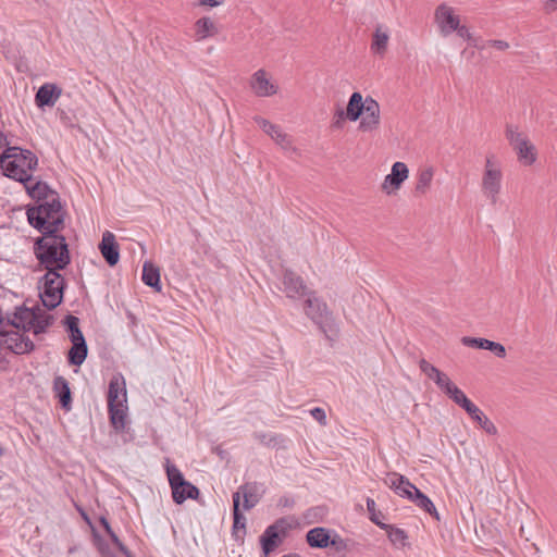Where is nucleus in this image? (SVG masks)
Returning a JSON list of instances; mask_svg holds the SVG:
<instances>
[{
    "label": "nucleus",
    "instance_id": "f257e3e1",
    "mask_svg": "<svg viewBox=\"0 0 557 557\" xmlns=\"http://www.w3.org/2000/svg\"><path fill=\"white\" fill-rule=\"evenodd\" d=\"M65 210L57 190L47 183L37 181V272L54 269L63 270L70 262L64 228Z\"/></svg>",
    "mask_w": 557,
    "mask_h": 557
},
{
    "label": "nucleus",
    "instance_id": "f03ea898",
    "mask_svg": "<svg viewBox=\"0 0 557 557\" xmlns=\"http://www.w3.org/2000/svg\"><path fill=\"white\" fill-rule=\"evenodd\" d=\"M29 334L35 335V307H16L11 314L0 309V348L16 355L29 352L34 343Z\"/></svg>",
    "mask_w": 557,
    "mask_h": 557
},
{
    "label": "nucleus",
    "instance_id": "7ed1b4c3",
    "mask_svg": "<svg viewBox=\"0 0 557 557\" xmlns=\"http://www.w3.org/2000/svg\"><path fill=\"white\" fill-rule=\"evenodd\" d=\"M8 153L1 158V166L5 175L25 183L28 195L35 199V183L32 182L33 160L23 154V150L13 147L7 149Z\"/></svg>",
    "mask_w": 557,
    "mask_h": 557
},
{
    "label": "nucleus",
    "instance_id": "20e7f679",
    "mask_svg": "<svg viewBox=\"0 0 557 557\" xmlns=\"http://www.w3.org/2000/svg\"><path fill=\"white\" fill-rule=\"evenodd\" d=\"M384 483L397 495L408 498L416 506L440 521L441 518L433 502L412 483H410L406 476L398 473H388L384 479Z\"/></svg>",
    "mask_w": 557,
    "mask_h": 557
},
{
    "label": "nucleus",
    "instance_id": "39448f33",
    "mask_svg": "<svg viewBox=\"0 0 557 557\" xmlns=\"http://www.w3.org/2000/svg\"><path fill=\"white\" fill-rule=\"evenodd\" d=\"M45 271L46 273L39 278V284H42V287L37 286V296L40 298L44 307L48 310H52L63 300L65 281L59 273L60 270L49 268V270Z\"/></svg>",
    "mask_w": 557,
    "mask_h": 557
},
{
    "label": "nucleus",
    "instance_id": "423d86ee",
    "mask_svg": "<svg viewBox=\"0 0 557 557\" xmlns=\"http://www.w3.org/2000/svg\"><path fill=\"white\" fill-rule=\"evenodd\" d=\"M306 314L310 318L324 335L333 341L338 336L339 326L325 302L317 297L309 296L306 300Z\"/></svg>",
    "mask_w": 557,
    "mask_h": 557
},
{
    "label": "nucleus",
    "instance_id": "0eeeda50",
    "mask_svg": "<svg viewBox=\"0 0 557 557\" xmlns=\"http://www.w3.org/2000/svg\"><path fill=\"white\" fill-rule=\"evenodd\" d=\"M505 136L516 151L518 160L523 165H532L536 161V149L529 140L528 136L519 132L518 127L512 124L506 125Z\"/></svg>",
    "mask_w": 557,
    "mask_h": 557
},
{
    "label": "nucleus",
    "instance_id": "6e6552de",
    "mask_svg": "<svg viewBox=\"0 0 557 557\" xmlns=\"http://www.w3.org/2000/svg\"><path fill=\"white\" fill-rule=\"evenodd\" d=\"M166 475L172 488V497L177 505L183 504L186 499H197L199 490L189 481H186L181 470L174 465H166Z\"/></svg>",
    "mask_w": 557,
    "mask_h": 557
},
{
    "label": "nucleus",
    "instance_id": "1a4fd4ad",
    "mask_svg": "<svg viewBox=\"0 0 557 557\" xmlns=\"http://www.w3.org/2000/svg\"><path fill=\"white\" fill-rule=\"evenodd\" d=\"M503 172L484 171L482 176L481 188L484 197H486L492 205L498 200V195L502 189Z\"/></svg>",
    "mask_w": 557,
    "mask_h": 557
},
{
    "label": "nucleus",
    "instance_id": "9d476101",
    "mask_svg": "<svg viewBox=\"0 0 557 557\" xmlns=\"http://www.w3.org/2000/svg\"><path fill=\"white\" fill-rule=\"evenodd\" d=\"M409 170L404 162H395L392 166V171L385 176L382 184V190L387 195L398 190L403 183L408 178Z\"/></svg>",
    "mask_w": 557,
    "mask_h": 557
},
{
    "label": "nucleus",
    "instance_id": "9b49d317",
    "mask_svg": "<svg viewBox=\"0 0 557 557\" xmlns=\"http://www.w3.org/2000/svg\"><path fill=\"white\" fill-rule=\"evenodd\" d=\"M250 88L258 97H270L275 95L278 90L277 85L270 81L268 73L262 69L252 74Z\"/></svg>",
    "mask_w": 557,
    "mask_h": 557
},
{
    "label": "nucleus",
    "instance_id": "f8f14e48",
    "mask_svg": "<svg viewBox=\"0 0 557 557\" xmlns=\"http://www.w3.org/2000/svg\"><path fill=\"white\" fill-rule=\"evenodd\" d=\"M380 125V104L376 100L371 97H367V104L363 113L361 114V121L359 128L362 132H371Z\"/></svg>",
    "mask_w": 557,
    "mask_h": 557
},
{
    "label": "nucleus",
    "instance_id": "ddd939ff",
    "mask_svg": "<svg viewBox=\"0 0 557 557\" xmlns=\"http://www.w3.org/2000/svg\"><path fill=\"white\" fill-rule=\"evenodd\" d=\"M435 20L440 26L441 33L447 36L455 32L459 25V17L454 14L451 8L441 4L435 11Z\"/></svg>",
    "mask_w": 557,
    "mask_h": 557
},
{
    "label": "nucleus",
    "instance_id": "4468645a",
    "mask_svg": "<svg viewBox=\"0 0 557 557\" xmlns=\"http://www.w3.org/2000/svg\"><path fill=\"white\" fill-rule=\"evenodd\" d=\"M127 403L125 380L121 374L113 375L109 383L108 407L120 406Z\"/></svg>",
    "mask_w": 557,
    "mask_h": 557
},
{
    "label": "nucleus",
    "instance_id": "2eb2a0df",
    "mask_svg": "<svg viewBox=\"0 0 557 557\" xmlns=\"http://www.w3.org/2000/svg\"><path fill=\"white\" fill-rule=\"evenodd\" d=\"M62 96V88L54 83H45L37 89V107L52 108Z\"/></svg>",
    "mask_w": 557,
    "mask_h": 557
},
{
    "label": "nucleus",
    "instance_id": "dca6fc26",
    "mask_svg": "<svg viewBox=\"0 0 557 557\" xmlns=\"http://www.w3.org/2000/svg\"><path fill=\"white\" fill-rule=\"evenodd\" d=\"M99 250L110 267H114L120 260L119 245L113 233L106 231L99 244Z\"/></svg>",
    "mask_w": 557,
    "mask_h": 557
},
{
    "label": "nucleus",
    "instance_id": "f3484780",
    "mask_svg": "<svg viewBox=\"0 0 557 557\" xmlns=\"http://www.w3.org/2000/svg\"><path fill=\"white\" fill-rule=\"evenodd\" d=\"M284 292L289 298H298L308 294L302 278L293 271H285L283 275Z\"/></svg>",
    "mask_w": 557,
    "mask_h": 557
},
{
    "label": "nucleus",
    "instance_id": "a211bd4d",
    "mask_svg": "<svg viewBox=\"0 0 557 557\" xmlns=\"http://www.w3.org/2000/svg\"><path fill=\"white\" fill-rule=\"evenodd\" d=\"M238 494V504L240 505V496L244 497L243 508L244 510H250L261 499L260 486L257 482L245 483L238 487L234 493Z\"/></svg>",
    "mask_w": 557,
    "mask_h": 557
},
{
    "label": "nucleus",
    "instance_id": "6ab92c4d",
    "mask_svg": "<svg viewBox=\"0 0 557 557\" xmlns=\"http://www.w3.org/2000/svg\"><path fill=\"white\" fill-rule=\"evenodd\" d=\"M465 346L492 351L498 358L506 357V348L503 344L481 337L465 336L461 338Z\"/></svg>",
    "mask_w": 557,
    "mask_h": 557
},
{
    "label": "nucleus",
    "instance_id": "aec40b11",
    "mask_svg": "<svg viewBox=\"0 0 557 557\" xmlns=\"http://www.w3.org/2000/svg\"><path fill=\"white\" fill-rule=\"evenodd\" d=\"M420 370L426 375L428 379L432 380L436 386L444 393L448 386L453 383L448 375L436 367L428 362L425 359L419 361Z\"/></svg>",
    "mask_w": 557,
    "mask_h": 557
},
{
    "label": "nucleus",
    "instance_id": "412c9836",
    "mask_svg": "<svg viewBox=\"0 0 557 557\" xmlns=\"http://www.w3.org/2000/svg\"><path fill=\"white\" fill-rule=\"evenodd\" d=\"M53 392L59 403L65 411L72 408V393L67 380L63 376H55L53 381Z\"/></svg>",
    "mask_w": 557,
    "mask_h": 557
},
{
    "label": "nucleus",
    "instance_id": "4be33fe9",
    "mask_svg": "<svg viewBox=\"0 0 557 557\" xmlns=\"http://www.w3.org/2000/svg\"><path fill=\"white\" fill-rule=\"evenodd\" d=\"M219 33L218 25L209 16L200 17L195 22V40L202 41Z\"/></svg>",
    "mask_w": 557,
    "mask_h": 557
},
{
    "label": "nucleus",
    "instance_id": "5701e85b",
    "mask_svg": "<svg viewBox=\"0 0 557 557\" xmlns=\"http://www.w3.org/2000/svg\"><path fill=\"white\" fill-rule=\"evenodd\" d=\"M306 540L312 548H325L330 545V532L325 528L317 527L307 532Z\"/></svg>",
    "mask_w": 557,
    "mask_h": 557
},
{
    "label": "nucleus",
    "instance_id": "b1692460",
    "mask_svg": "<svg viewBox=\"0 0 557 557\" xmlns=\"http://www.w3.org/2000/svg\"><path fill=\"white\" fill-rule=\"evenodd\" d=\"M444 394L449 397L456 405L461 407L467 413L474 411L475 404H473L466 394L454 383H451Z\"/></svg>",
    "mask_w": 557,
    "mask_h": 557
},
{
    "label": "nucleus",
    "instance_id": "393cba45",
    "mask_svg": "<svg viewBox=\"0 0 557 557\" xmlns=\"http://www.w3.org/2000/svg\"><path fill=\"white\" fill-rule=\"evenodd\" d=\"M444 394L449 397L456 405L461 407L467 413L474 411L475 404H473L466 394L454 383H451Z\"/></svg>",
    "mask_w": 557,
    "mask_h": 557
},
{
    "label": "nucleus",
    "instance_id": "a878e982",
    "mask_svg": "<svg viewBox=\"0 0 557 557\" xmlns=\"http://www.w3.org/2000/svg\"><path fill=\"white\" fill-rule=\"evenodd\" d=\"M444 394L449 397L456 405L461 407L467 413L474 411L475 404H473L466 394L454 383H451Z\"/></svg>",
    "mask_w": 557,
    "mask_h": 557
},
{
    "label": "nucleus",
    "instance_id": "bb28decb",
    "mask_svg": "<svg viewBox=\"0 0 557 557\" xmlns=\"http://www.w3.org/2000/svg\"><path fill=\"white\" fill-rule=\"evenodd\" d=\"M367 104V98L363 100L360 92H354L347 104L346 117L350 121H357L363 113Z\"/></svg>",
    "mask_w": 557,
    "mask_h": 557
},
{
    "label": "nucleus",
    "instance_id": "cd10ccee",
    "mask_svg": "<svg viewBox=\"0 0 557 557\" xmlns=\"http://www.w3.org/2000/svg\"><path fill=\"white\" fill-rule=\"evenodd\" d=\"M233 535L236 539H243L246 533V517L240 511L238 494H233Z\"/></svg>",
    "mask_w": 557,
    "mask_h": 557
},
{
    "label": "nucleus",
    "instance_id": "c85d7f7f",
    "mask_svg": "<svg viewBox=\"0 0 557 557\" xmlns=\"http://www.w3.org/2000/svg\"><path fill=\"white\" fill-rule=\"evenodd\" d=\"M282 536L269 525L260 536V544L265 556L271 554L282 542Z\"/></svg>",
    "mask_w": 557,
    "mask_h": 557
},
{
    "label": "nucleus",
    "instance_id": "c756f323",
    "mask_svg": "<svg viewBox=\"0 0 557 557\" xmlns=\"http://www.w3.org/2000/svg\"><path fill=\"white\" fill-rule=\"evenodd\" d=\"M88 354V347L85 339L72 342V347L67 352V361L72 366H81Z\"/></svg>",
    "mask_w": 557,
    "mask_h": 557
},
{
    "label": "nucleus",
    "instance_id": "7c9ffc66",
    "mask_svg": "<svg viewBox=\"0 0 557 557\" xmlns=\"http://www.w3.org/2000/svg\"><path fill=\"white\" fill-rule=\"evenodd\" d=\"M141 280L147 286L154 288V290H161L160 270L151 262L144 263Z\"/></svg>",
    "mask_w": 557,
    "mask_h": 557
},
{
    "label": "nucleus",
    "instance_id": "2f4dec72",
    "mask_svg": "<svg viewBox=\"0 0 557 557\" xmlns=\"http://www.w3.org/2000/svg\"><path fill=\"white\" fill-rule=\"evenodd\" d=\"M110 423L116 432H123L126 425V404L120 406L108 407Z\"/></svg>",
    "mask_w": 557,
    "mask_h": 557
},
{
    "label": "nucleus",
    "instance_id": "473e14b6",
    "mask_svg": "<svg viewBox=\"0 0 557 557\" xmlns=\"http://www.w3.org/2000/svg\"><path fill=\"white\" fill-rule=\"evenodd\" d=\"M434 176V169L432 166H426L418 172L417 175V184L414 187V193L417 195H424L432 183Z\"/></svg>",
    "mask_w": 557,
    "mask_h": 557
},
{
    "label": "nucleus",
    "instance_id": "72a5a7b5",
    "mask_svg": "<svg viewBox=\"0 0 557 557\" xmlns=\"http://www.w3.org/2000/svg\"><path fill=\"white\" fill-rule=\"evenodd\" d=\"M389 35L386 29H383V26L379 25L373 34V40L371 44V49L374 53L383 54L386 51L388 44Z\"/></svg>",
    "mask_w": 557,
    "mask_h": 557
},
{
    "label": "nucleus",
    "instance_id": "f704fd0d",
    "mask_svg": "<svg viewBox=\"0 0 557 557\" xmlns=\"http://www.w3.org/2000/svg\"><path fill=\"white\" fill-rule=\"evenodd\" d=\"M470 418L476 422L487 434H497L495 424L483 413V411L475 406L474 411L468 413Z\"/></svg>",
    "mask_w": 557,
    "mask_h": 557
},
{
    "label": "nucleus",
    "instance_id": "c9c22d12",
    "mask_svg": "<svg viewBox=\"0 0 557 557\" xmlns=\"http://www.w3.org/2000/svg\"><path fill=\"white\" fill-rule=\"evenodd\" d=\"M66 327L71 343L79 339H85L83 332L79 329V319L73 314H67L63 321Z\"/></svg>",
    "mask_w": 557,
    "mask_h": 557
},
{
    "label": "nucleus",
    "instance_id": "e433bc0d",
    "mask_svg": "<svg viewBox=\"0 0 557 557\" xmlns=\"http://www.w3.org/2000/svg\"><path fill=\"white\" fill-rule=\"evenodd\" d=\"M54 323V315L47 313L37 305V335L46 332V330Z\"/></svg>",
    "mask_w": 557,
    "mask_h": 557
},
{
    "label": "nucleus",
    "instance_id": "4c0bfd02",
    "mask_svg": "<svg viewBox=\"0 0 557 557\" xmlns=\"http://www.w3.org/2000/svg\"><path fill=\"white\" fill-rule=\"evenodd\" d=\"M387 532L389 541L395 545H405L407 540V534L403 529L393 527L388 524L387 529H384Z\"/></svg>",
    "mask_w": 557,
    "mask_h": 557
},
{
    "label": "nucleus",
    "instance_id": "58836bf2",
    "mask_svg": "<svg viewBox=\"0 0 557 557\" xmlns=\"http://www.w3.org/2000/svg\"><path fill=\"white\" fill-rule=\"evenodd\" d=\"M294 519L290 517H283L277 519L271 527L282 536L285 537L287 532L294 527Z\"/></svg>",
    "mask_w": 557,
    "mask_h": 557
},
{
    "label": "nucleus",
    "instance_id": "ea45409f",
    "mask_svg": "<svg viewBox=\"0 0 557 557\" xmlns=\"http://www.w3.org/2000/svg\"><path fill=\"white\" fill-rule=\"evenodd\" d=\"M273 140L285 151H297V149L293 145L292 137L288 134L284 133L283 131H281L278 136L275 137V139Z\"/></svg>",
    "mask_w": 557,
    "mask_h": 557
},
{
    "label": "nucleus",
    "instance_id": "a19ab883",
    "mask_svg": "<svg viewBox=\"0 0 557 557\" xmlns=\"http://www.w3.org/2000/svg\"><path fill=\"white\" fill-rule=\"evenodd\" d=\"M104 531L110 536L113 544L117 547V549L126 557H133L129 549L120 541L119 536L115 534V532L112 530L111 525H108L104 528Z\"/></svg>",
    "mask_w": 557,
    "mask_h": 557
},
{
    "label": "nucleus",
    "instance_id": "79ce46f5",
    "mask_svg": "<svg viewBox=\"0 0 557 557\" xmlns=\"http://www.w3.org/2000/svg\"><path fill=\"white\" fill-rule=\"evenodd\" d=\"M367 509L370 513V520L375 523L381 529H387L388 524H385L379 520V517L376 515L375 510V502L372 498H367Z\"/></svg>",
    "mask_w": 557,
    "mask_h": 557
},
{
    "label": "nucleus",
    "instance_id": "37998d69",
    "mask_svg": "<svg viewBox=\"0 0 557 557\" xmlns=\"http://www.w3.org/2000/svg\"><path fill=\"white\" fill-rule=\"evenodd\" d=\"M255 122L259 125V127L265 133V134H271V132L274 129V127L276 126L275 124L271 123L270 121L263 119V117H260V116H256L255 117Z\"/></svg>",
    "mask_w": 557,
    "mask_h": 557
},
{
    "label": "nucleus",
    "instance_id": "c03bdc74",
    "mask_svg": "<svg viewBox=\"0 0 557 557\" xmlns=\"http://www.w3.org/2000/svg\"><path fill=\"white\" fill-rule=\"evenodd\" d=\"M310 413L320 424H326V414L322 408L315 407L310 411Z\"/></svg>",
    "mask_w": 557,
    "mask_h": 557
},
{
    "label": "nucleus",
    "instance_id": "a18cd8bd",
    "mask_svg": "<svg viewBox=\"0 0 557 557\" xmlns=\"http://www.w3.org/2000/svg\"><path fill=\"white\" fill-rule=\"evenodd\" d=\"M490 170L491 171H496V172L502 171L500 165L498 164V162H496L494 160L493 156H487L486 159H485L484 171H490Z\"/></svg>",
    "mask_w": 557,
    "mask_h": 557
},
{
    "label": "nucleus",
    "instance_id": "49530a36",
    "mask_svg": "<svg viewBox=\"0 0 557 557\" xmlns=\"http://www.w3.org/2000/svg\"><path fill=\"white\" fill-rule=\"evenodd\" d=\"M455 32H457L459 37L466 40H471V34L465 25H458V28H456Z\"/></svg>",
    "mask_w": 557,
    "mask_h": 557
},
{
    "label": "nucleus",
    "instance_id": "de8ad7c7",
    "mask_svg": "<svg viewBox=\"0 0 557 557\" xmlns=\"http://www.w3.org/2000/svg\"><path fill=\"white\" fill-rule=\"evenodd\" d=\"M225 0H199L198 5L200 7H219L224 4Z\"/></svg>",
    "mask_w": 557,
    "mask_h": 557
},
{
    "label": "nucleus",
    "instance_id": "09e8293b",
    "mask_svg": "<svg viewBox=\"0 0 557 557\" xmlns=\"http://www.w3.org/2000/svg\"><path fill=\"white\" fill-rule=\"evenodd\" d=\"M345 116H346V113L342 109H338L335 113L336 120L333 122V126L335 128H341Z\"/></svg>",
    "mask_w": 557,
    "mask_h": 557
},
{
    "label": "nucleus",
    "instance_id": "8fccbe9b",
    "mask_svg": "<svg viewBox=\"0 0 557 557\" xmlns=\"http://www.w3.org/2000/svg\"><path fill=\"white\" fill-rule=\"evenodd\" d=\"M26 215L28 223L35 227V205H27Z\"/></svg>",
    "mask_w": 557,
    "mask_h": 557
},
{
    "label": "nucleus",
    "instance_id": "3c124183",
    "mask_svg": "<svg viewBox=\"0 0 557 557\" xmlns=\"http://www.w3.org/2000/svg\"><path fill=\"white\" fill-rule=\"evenodd\" d=\"M98 549L102 557H116L113 553H111L109 546L102 542H99Z\"/></svg>",
    "mask_w": 557,
    "mask_h": 557
},
{
    "label": "nucleus",
    "instance_id": "603ef678",
    "mask_svg": "<svg viewBox=\"0 0 557 557\" xmlns=\"http://www.w3.org/2000/svg\"><path fill=\"white\" fill-rule=\"evenodd\" d=\"M490 42L498 50H506L509 48V44L504 40H492Z\"/></svg>",
    "mask_w": 557,
    "mask_h": 557
},
{
    "label": "nucleus",
    "instance_id": "864d4df0",
    "mask_svg": "<svg viewBox=\"0 0 557 557\" xmlns=\"http://www.w3.org/2000/svg\"><path fill=\"white\" fill-rule=\"evenodd\" d=\"M330 545L336 546L338 549L345 547L344 541L338 535H336L332 540L330 539Z\"/></svg>",
    "mask_w": 557,
    "mask_h": 557
},
{
    "label": "nucleus",
    "instance_id": "5fc2aeb1",
    "mask_svg": "<svg viewBox=\"0 0 557 557\" xmlns=\"http://www.w3.org/2000/svg\"><path fill=\"white\" fill-rule=\"evenodd\" d=\"M545 7H546L547 11L556 10V8H557V0H547Z\"/></svg>",
    "mask_w": 557,
    "mask_h": 557
},
{
    "label": "nucleus",
    "instance_id": "6e6d98bb",
    "mask_svg": "<svg viewBox=\"0 0 557 557\" xmlns=\"http://www.w3.org/2000/svg\"><path fill=\"white\" fill-rule=\"evenodd\" d=\"M281 131H282V128H281L278 125H276V126L274 127V129L271 132V134H269V136H270L272 139H275V137H277V136H278V134H280V132H281Z\"/></svg>",
    "mask_w": 557,
    "mask_h": 557
},
{
    "label": "nucleus",
    "instance_id": "4d7b16f0",
    "mask_svg": "<svg viewBox=\"0 0 557 557\" xmlns=\"http://www.w3.org/2000/svg\"><path fill=\"white\" fill-rule=\"evenodd\" d=\"M100 523L103 527V529L110 525L109 521L104 517L100 518Z\"/></svg>",
    "mask_w": 557,
    "mask_h": 557
},
{
    "label": "nucleus",
    "instance_id": "13d9d810",
    "mask_svg": "<svg viewBox=\"0 0 557 557\" xmlns=\"http://www.w3.org/2000/svg\"><path fill=\"white\" fill-rule=\"evenodd\" d=\"M317 510H321V508L315 507V508L310 509V510L308 511V513L306 515V517H309L311 512L317 511Z\"/></svg>",
    "mask_w": 557,
    "mask_h": 557
},
{
    "label": "nucleus",
    "instance_id": "bf43d9fd",
    "mask_svg": "<svg viewBox=\"0 0 557 557\" xmlns=\"http://www.w3.org/2000/svg\"><path fill=\"white\" fill-rule=\"evenodd\" d=\"M287 502H288L287 499H284V502H283V499L280 500V503L283 505H287Z\"/></svg>",
    "mask_w": 557,
    "mask_h": 557
}]
</instances>
